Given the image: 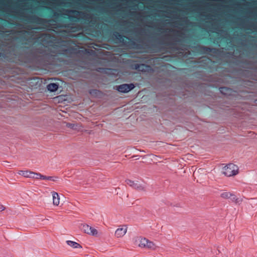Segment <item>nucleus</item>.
Here are the masks:
<instances>
[{"instance_id": "f03ea898", "label": "nucleus", "mask_w": 257, "mask_h": 257, "mask_svg": "<svg viewBox=\"0 0 257 257\" xmlns=\"http://www.w3.org/2000/svg\"><path fill=\"white\" fill-rule=\"evenodd\" d=\"M135 85L133 83L123 84L117 87V90L122 93H127L134 89Z\"/></svg>"}, {"instance_id": "f257e3e1", "label": "nucleus", "mask_w": 257, "mask_h": 257, "mask_svg": "<svg viewBox=\"0 0 257 257\" xmlns=\"http://www.w3.org/2000/svg\"><path fill=\"white\" fill-rule=\"evenodd\" d=\"M238 173V168L233 164H229L223 168V174L227 177L235 176Z\"/></svg>"}, {"instance_id": "20e7f679", "label": "nucleus", "mask_w": 257, "mask_h": 257, "mask_svg": "<svg viewBox=\"0 0 257 257\" xmlns=\"http://www.w3.org/2000/svg\"><path fill=\"white\" fill-rule=\"evenodd\" d=\"M84 232L88 234H91L92 235H95L97 234V230L90 226L87 224H85L83 225Z\"/></svg>"}, {"instance_id": "ddd939ff", "label": "nucleus", "mask_w": 257, "mask_h": 257, "mask_svg": "<svg viewBox=\"0 0 257 257\" xmlns=\"http://www.w3.org/2000/svg\"><path fill=\"white\" fill-rule=\"evenodd\" d=\"M46 179L52 180L53 181H55L56 180V178H54L53 177H46Z\"/></svg>"}, {"instance_id": "4468645a", "label": "nucleus", "mask_w": 257, "mask_h": 257, "mask_svg": "<svg viewBox=\"0 0 257 257\" xmlns=\"http://www.w3.org/2000/svg\"><path fill=\"white\" fill-rule=\"evenodd\" d=\"M5 209V207L4 205L0 204V211H2Z\"/></svg>"}, {"instance_id": "2eb2a0df", "label": "nucleus", "mask_w": 257, "mask_h": 257, "mask_svg": "<svg viewBox=\"0 0 257 257\" xmlns=\"http://www.w3.org/2000/svg\"><path fill=\"white\" fill-rule=\"evenodd\" d=\"M144 66H145V65L144 64H142L141 65L138 66V67L136 66V68L138 69V68H140L141 67H144Z\"/></svg>"}, {"instance_id": "6e6552de", "label": "nucleus", "mask_w": 257, "mask_h": 257, "mask_svg": "<svg viewBox=\"0 0 257 257\" xmlns=\"http://www.w3.org/2000/svg\"><path fill=\"white\" fill-rule=\"evenodd\" d=\"M19 175H21L27 178H34V176H32V175H33L35 173L32 172H30L28 171H20L19 173Z\"/></svg>"}, {"instance_id": "9b49d317", "label": "nucleus", "mask_w": 257, "mask_h": 257, "mask_svg": "<svg viewBox=\"0 0 257 257\" xmlns=\"http://www.w3.org/2000/svg\"><path fill=\"white\" fill-rule=\"evenodd\" d=\"M231 196V194L227 192H223L221 194V196L223 198H228Z\"/></svg>"}, {"instance_id": "423d86ee", "label": "nucleus", "mask_w": 257, "mask_h": 257, "mask_svg": "<svg viewBox=\"0 0 257 257\" xmlns=\"http://www.w3.org/2000/svg\"><path fill=\"white\" fill-rule=\"evenodd\" d=\"M127 231V227L126 226H124L122 227L118 228L116 231L115 233L118 237H121L124 236Z\"/></svg>"}, {"instance_id": "f8f14e48", "label": "nucleus", "mask_w": 257, "mask_h": 257, "mask_svg": "<svg viewBox=\"0 0 257 257\" xmlns=\"http://www.w3.org/2000/svg\"><path fill=\"white\" fill-rule=\"evenodd\" d=\"M34 175L36 176V178L37 179H46V177L43 175H42L39 174L34 173Z\"/></svg>"}, {"instance_id": "0eeeda50", "label": "nucleus", "mask_w": 257, "mask_h": 257, "mask_svg": "<svg viewBox=\"0 0 257 257\" xmlns=\"http://www.w3.org/2000/svg\"><path fill=\"white\" fill-rule=\"evenodd\" d=\"M53 204L55 206H58L60 204V197L58 193L53 192L52 193Z\"/></svg>"}, {"instance_id": "7ed1b4c3", "label": "nucleus", "mask_w": 257, "mask_h": 257, "mask_svg": "<svg viewBox=\"0 0 257 257\" xmlns=\"http://www.w3.org/2000/svg\"><path fill=\"white\" fill-rule=\"evenodd\" d=\"M139 245L140 247H142L152 248L155 246V243L146 238H143L140 240Z\"/></svg>"}, {"instance_id": "39448f33", "label": "nucleus", "mask_w": 257, "mask_h": 257, "mask_svg": "<svg viewBox=\"0 0 257 257\" xmlns=\"http://www.w3.org/2000/svg\"><path fill=\"white\" fill-rule=\"evenodd\" d=\"M67 127L70 128L71 129L73 130L76 131L77 132H87L86 130H84L83 128V127L82 125L78 124H74V123H67L66 124Z\"/></svg>"}, {"instance_id": "9d476101", "label": "nucleus", "mask_w": 257, "mask_h": 257, "mask_svg": "<svg viewBox=\"0 0 257 257\" xmlns=\"http://www.w3.org/2000/svg\"><path fill=\"white\" fill-rule=\"evenodd\" d=\"M67 243L68 245L71 246L75 248H82V246L79 243L73 241L68 240L67 241Z\"/></svg>"}, {"instance_id": "dca6fc26", "label": "nucleus", "mask_w": 257, "mask_h": 257, "mask_svg": "<svg viewBox=\"0 0 257 257\" xmlns=\"http://www.w3.org/2000/svg\"><path fill=\"white\" fill-rule=\"evenodd\" d=\"M228 90V89H227V88H222L221 89V92H223V91H224V90Z\"/></svg>"}, {"instance_id": "1a4fd4ad", "label": "nucleus", "mask_w": 257, "mask_h": 257, "mask_svg": "<svg viewBox=\"0 0 257 257\" xmlns=\"http://www.w3.org/2000/svg\"><path fill=\"white\" fill-rule=\"evenodd\" d=\"M48 90L51 92L56 91L58 88V85L55 83H51L47 86Z\"/></svg>"}]
</instances>
